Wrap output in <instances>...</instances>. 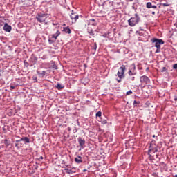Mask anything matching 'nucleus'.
<instances>
[{
    "label": "nucleus",
    "instance_id": "obj_1",
    "mask_svg": "<svg viewBox=\"0 0 177 177\" xmlns=\"http://www.w3.org/2000/svg\"><path fill=\"white\" fill-rule=\"evenodd\" d=\"M36 19L39 23H44L46 26L48 22L46 21V19H48V14L39 12L37 15Z\"/></svg>",
    "mask_w": 177,
    "mask_h": 177
},
{
    "label": "nucleus",
    "instance_id": "obj_2",
    "mask_svg": "<svg viewBox=\"0 0 177 177\" xmlns=\"http://www.w3.org/2000/svg\"><path fill=\"white\" fill-rule=\"evenodd\" d=\"M119 70L120 71H118L117 73L118 78H120L117 79L118 83L121 82V80H122V78H125V70H127V68L125 67V65H122Z\"/></svg>",
    "mask_w": 177,
    "mask_h": 177
},
{
    "label": "nucleus",
    "instance_id": "obj_3",
    "mask_svg": "<svg viewBox=\"0 0 177 177\" xmlns=\"http://www.w3.org/2000/svg\"><path fill=\"white\" fill-rule=\"evenodd\" d=\"M140 21V17L138 14H135V16L128 20V24L130 27H134Z\"/></svg>",
    "mask_w": 177,
    "mask_h": 177
},
{
    "label": "nucleus",
    "instance_id": "obj_4",
    "mask_svg": "<svg viewBox=\"0 0 177 177\" xmlns=\"http://www.w3.org/2000/svg\"><path fill=\"white\" fill-rule=\"evenodd\" d=\"M164 44H165L164 40L161 39H157V38L156 39V53H158L160 52L161 45H164Z\"/></svg>",
    "mask_w": 177,
    "mask_h": 177
},
{
    "label": "nucleus",
    "instance_id": "obj_5",
    "mask_svg": "<svg viewBox=\"0 0 177 177\" xmlns=\"http://www.w3.org/2000/svg\"><path fill=\"white\" fill-rule=\"evenodd\" d=\"M149 160L151 162V165L153 167H156V159H154V156L153 155V153H154V151H152L151 149H149Z\"/></svg>",
    "mask_w": 177,
    "mask_h": 177
},
{
    "label": "nucleus",
    "instance_id": "obj_6",
    "mask_svg": "<svg viewBox=\"0 0 177 177\" xmlns=\"http://www.w3.org/2000/svg\"><path fill=\"white\" fill-rule=\"evenodd\" d=\"M37 62H38V57L32 54L29 59V63L30 64V67H32L34 64H37Z\"/></svg>",
    "mask_w": 177,
    "mask_h": 177
},
{
    "label": "nucleus",
    "instance_id": "obj_7",
    "mask_svg": "<svg viewBox=\"0 0 177 177\" xmlns=\"http://www.w3.org/2000/svg\"><path fill=\"white\" fill-rule=\"evenodd\" d=\"M140 81L141 84H150V79L149 77L146 75H142L140 77Z\"/></svg>",
    "mask_w": 177,
    "mask_h": 177
},
{
    "label": "nucleus",
    "instance_id": "obj_8",
    "mask_svg": "<svg viewBox=\"0 0 177 177\" xmlns=\"http://www.w3.org/2000/svg\"><path fill=\"white\" fill-rule=\"evenodd\" d=\"M70 17L72 20V23H75V21H77V20H78L80 15H78V14H77V12H74V11L72 10V13L70 15Z\"/></svg>",
    "mask_w": 177,
    "mask_h": 177
},
{
    "label": "nucleus",
    "instance_id": "obj_9",
    "mask_svg": "<svg viewBox=\"0 0 177 177\" xmlns=\"http://www.w3.org/2000/svg\"><path fill=\"white\" fill-rule=\"evenodd\" d=\"M3 30H4L6 32H10V31H12V26L8 24V23H5L3 27Z\"/></svg>",
    "mask_w": 177,
    "mask_h": 177
},
{
    "label": "nucleus",
    "instance_id": "obj_10",
    "mask_svg": "<svg viewBox=\"0 0 177 177\" xmlns=\"http://www.w3.org/2000/svg\"><path fill=\"white\" fill-rule=\"evenodd\" d=\"M77 142L79 143V146L82 148L84 149L85 147V140L82 139V138L79 137L77 138Z\"/></svg>",
    "mask_w": 177,
    "mask_h": 177
},
{
    "label": "nucleus",
    "instance_id": "obj_11",
    "mask_svg": "<svg viewBox=\"0 0 177 177\" xmlns=\"http://www.w3.org/2000/svg\"><path fill=\"white\" fill-rule=\"evenodd\" d=\"M16 143H19V142H25V145L27 143H30V138L28 137H23L21 138L19 140H17Z\"/></svg>",
    "mask_w": 177,
    "mask_h": 177
},
{
    "label": "nucleus",
    "instance_id": "obj_12",
    "mask_svg": "<svg viewBox=\"0 0 177 177\" xmlns=\"http://www.w3.org/2000/svg\"><path fill=\"white\" fill-rule=\"evenodd\" d=\"M82 157H81L80 156L75 158V162H76V164H82Z\"/></svg>",
    "mask_w": 177,
    "mask_h": 177
},
{
    "label": "nucleus",
    "instance_id": "obj_13",
    "mask_svg": "<svg viewBox=\"0 0 177 177\" xmlns=\"http://www.w3.org/2000/svg\"><path fill=\"white\" fill-rule=\"evenodd\" d=\"M55 88H57V89H58V91H62V89H64V85L57 82Z\"/></svg>",
    "mask_w": 177,
    "mask_h": 177
},
{
    "label": "nucleus",
    "instance_id": "obj_14",
    "mask_svg": "<svg viewBox=\"0 0 177 177\" xmlns=\"http://www.w3.org/2000/svg\"><path fill=\"white\" fill-rule=\"evenodd\" d=\"M62 31H64V32H66V34H71V30L68 26L64 27Z\"/></svg>",
    "mask_w": 177,
    "mask_h": 177
},
{
    "label": "nucleus",
    "instance_id": "obj_15",
    "mask_svg": "<svg viewBox=\"0 0 177 177\" xmlns=\"http://www.w3.org/2000/svg\"><path fill=\"white\" fill-rule=\"evenodd\" d=\"M87 32L91 37H95V33L93 32V29H92V28H87Z\"/></svg>",
    "mask_w": 177,
    "mask_h": 177
},
{
    "label": "nucleus",
    "instance_id": "obj_16",
    "mask_svg": "<svg viewBox=\"0 0 177 177\" xmlns=\"http://www.w3.org/2000/svg\"><path fill=\"white\" fill-rule=\"evenodd\" d=\"M127 82H129V84H131V82L135 81V76H129L127 77Z\"/></svg>",
    "mask_w": 177,
    "mask_h": 177
},
{
    "label": "nucleus",
    "instance_id": "obj_17",
    "mask_svg": "<svg viewBox=\"0 0 177 177\" xmlns=\"http://www.w3.org/2000/svg\"><path fill=\"white\" fill-rule=\"evenodd\" d=\"M147 8L148 9H151V8H153V9H156V5H153L151 2H148L147 3Z\"/></svg>",
    "mask_w": 177,
    "mask_h": 177
},
{
    "label": "nucleus",
    "instance_id": "obj_18",
    "mask_svg": "<svg viewBox=\"0 0 177 177\" xmlns=\"http://www.w3.org/2000/svg\"><path fill=\"white\" fill-rule=\"evenodd\" d=\"M90 24H91V26H96L97 24H96V22H95V19H89V21L88 23V26Z\"/></svg>",
    "mask_w": 177,
    "mask_h": 177
},
{
    "label": "nucleus",
    "instance_id": "obj_19",
    "mask_svg": "<svg viewBox=\"0 0 177 177\" xmlns=\"http://www.w3.org/2000/svg\"><path fill=\"white\" fill-rule=\"evenodd\" d=\"M3 143L6 145V147H9V146H10V141L8 140V139L3 140Z\"/></svg>",
    "mask_w": 177,
    "mask_h": 177
},
{
    "label": "nucleus",
    "instance_id": "obj_20",
    "mask_svg": "<svg viewBox=\"0 0 177 177\" xmlns=\"http://www.w3.org/2000/svg\"><path fill=\"white\" fill-rule=\"evenodd\" d=\"M136 74V71H131V69H129L128 75L129 76H134Z\"/></svg>",
    "mask_w": 177,
    "mask_h": 177
},
{
    "label": "nucleus",
    "instance_id": "obj_21",
    "mask_svg": "<svg viewBox=\"0 0 177 177\" xmlns=\"http://www.w3.org/2000/svg\"><path fill=\"white\" fill-rule=\"evenodd\" d=\"M131 71H136V66L135 65V63H133L131 65V68H129Z\"/></svg>",
    "mask_w": 177,
    "mask_h": 177
},
{
    "label": "nucleus",
    "instance_id": "obj_22",
    "mask_svg": "<svg viewBox=\"0 0 177 177\" xmlns=\"http://www.w3.org/2000/svg\"><path fill=\"white\" fill-rule=\"evenodd\" d=\"M37 73L38 74V75H42V77H45V75H46V71H43L41 73H40L39 71H37Z\"/></svg>",
    "mask_w": 177,
    "mask_h": 177
},
{
    "label": "nucleus",
    "instance_id": "obj_23",
    "mask_svg": "<svg viewBox=\"0 0 177 177\" xmlns=\"http://www.w3.org/2000/svg\"><path fill=\"white\" fill-rule=\"evenodd\" d=\"M139 104H140V101H136V100L133 101V107H138V105Z\"/></svg>",
    "mask_w": 177,
    "mask_h": 177
},
{
    "label": "nucleus",
    "instance_id": "obj_24",
    "mask_svg": "<svg viewBox=\"0 0 177 177\" xmlns=\"http://www.w3.org/2000/svg\"><path fill=\"white\" fill-rule=\"evenodd\" d=\"M160 71L161 73H167V71H168V68L163 67Z\"/></svg>",
    "mask_w": 177,
    "mask_h": 177
},
{
    "label": "nucleus",
    "instance_id": "obj_25",
    "mask_svg": "<svg viewBox=\"0 0 177 177\" xmlns=\"http://www.w3.org/2000/svg\"><path fill=\"white\" fill-rule=\"evenodd\" d=\"M52 38H54L55 41H56V39H57V35L56 34H53L51 35Z\"/></svg>",
    "mask_w": 177,
    "mask_h": 177
},
{
    "label": "nucleus",
    "instance_id": "obj_26",
    "mask_svg": "<svg viewBox=\"0 0 177 177\" xmlns=\"http://www.w3.org/2000/svg\"><path fill=\"white\" fill-rule=\"evenodd\" d=\"M65 171H66V174H72L73 173V171L70 169H66Z\"/></svg>",
    "mask_w": 177,
    "mask_h": 177
},
{
    "label": "nucleus",
    "instance_id": "obj_27",
    "mask_svg": "<svg viewBox=\"0 0 177 177\" xmlns=\"http://www.w3.org/2000/svg\"><path fill=\"white\" fill-rule=\"evenodd\" d=\"M56 40H53V39H48V42L50 45H52V44L55 43Z\"/></svg>",
    "mask_w": 177,
    "mask_h": 177
},
{
    "label": "nucleus",
    "instance_id": "obj_28",
    "mask_svg": "<svg viewBox=\"0 0 177 177\" xmlns=\"http://www.w3.org/2000/svg\"><path fill=\"white\" fill-rule=\"evenodd\" d=\"M24 64L25 67H28L29 64H28V62L27 61L24 60Z\"/></svg>",
    "mask_w": 177,
    "mask_h": 177
},
{
    "label": "nucleus",
    "instance_id": "obj_29",
    "mask_svg": "<svg viewBox=\"0 0 177 177\" xmlns=\"http://www.w3.org/2000/svg\"><path fill=\"white\" fill-rule=\"evenodd\" d=\"M96 117H102V112L101 111H98L96 113Z\"/></svg>",
    "mask_w": 177,
    "mask_h": 177
},
{
    "label": "nucleus",
    "instance_id": "obj_30",
    "mask_svg": "<svg viewBox=\"0 0 177 177\" xmlns=\"http://www.w3.org/2000/svg\"><path fill=\"white\" fill-rule=\"evenodd\" d=\"M132 93H133L132 91L130 90V91H127V92L126 93V95H127V96H128L129 95H132Z\"/></svg>",
    "mask_w": 177,
    "mask_h": 177
},
{
    "label": "nucleus",
    "instance_id": "obj_31",
    "mask_svg": "<svg viewBox=\"0 0 177 177\" xmlns=\"http://www.w3.org/2000/svg\"><path fill=\"white\" fill-rule=\"evenodd\" d=\"M93 49L94 50H96V49H97V44H96V42L94 43Z\"/></svg>",
    "mask_w": 177,
    "mask_h": 177
},
{
    "label": "nucleus",
    "instance_id": "obj_32",
    "mask_svg": "<svg viewBox=\"0 0 177 177\" xmlns=\"http://www.w3.org/2000/svg\"><path fill=\"white\" fill-rule=\"evenodd\" d=\"M32 80H33L34 82H38V80H37V76H33Z\"/></svg>",
    "mask_w": 177,
    "mask_h": 177
},
{
    "label": "nucleus",
    "instance_id": "obj_33",
    "mask_svg": "<svg viewBox=\"0 0 177 177\" xmlns=\"http://www.w3.org/2000/svg\"><path fill=\"white\" fill-rule=\"evenodd\" d=\"M159 165H160V167H162L163 168H165V167H166L165 163H164V162L160 163Z\"/></svg>",
    "mask_w": 177,
    "mask_h": 177
},
{
    "label": "nucleus",
    "instance_id": "obj_34",
    "mask_svg": "<svg viewBox=\"0 0 177 177\" xmlns=\"http://www.w3.org/2000/svg\"><path fill=\"white\" fill-rule=\"evenodd\" d=\"M162 6H169V4L168 3H161Z\"/></svg>",
    "mask_w": 177,
    "mask_h": 177
},
{
    "label": "nucleus",
    "instance_id": "obj_35",
    "mask_svg": "<svg viewBox=\"0 0 177 177\" xmlns=\"http://www.w3.org/2000/svg\"><path fill=\"white\" fill-rule=\"evenodd\" d=\"M173 69H174V70H177V64H174L173 65Z\"/></svg>",
    "mask_w": 177,
    "mask_h": 177
},
{
    "label": "nucleus",
    "instance_id": "obj_36",
    "mask_svg": "<svg viewBox=\"0 0 177 177\" xmlns=\"http://www.w3.org/2000/svg\"><path fill=\"white\" fill-rule=\"evenodd\" d=\"M102 124H107V120H103L101 121Z\"/></svg>",
    "mask_w": 177,
    "mask_h": 177
},
{
    "label": "nucleus",
    "instance_id": "obj_37",
    "mask_svg": "<svg viewBox=\"0 0 177 177\" xmlns=\"http://www.w3.org/2000/svg\"><path fill=\"white\" fill-rule=\"evenodd\" d=\"M55 35H57V37H59V35H60V31L57 30Z\"/></svg>",
    "mask_w": 177,
    "mask_h": 177
},
{
    "label": "nucleus",
    "instance_id": "obj_38",
    "mask_svg": "<svg viewBox=\"0 0 177 177\" xmlns=\"http://www.w3.org/2000/svg\"><path fill=\"white\" fill-rule=\"evenodd\" d=\"M53 68H55V70H57V65L53 64Z\"/></svg>",
    "mask_w": 177,
    "mask_h": 177
},
{
    "label": "nucleus",
    "instance_id": "obj_39",
    "mask_svg": "<svg viewBox=\"0 0 177 177\" xmlns=\"http://www.w3.org/2000/svg\"><path fill=\"white\" fill-rule=\"evenodd\" d=\"M10 91H13V89H15L16 87L15 86L10 85Z\"/></svg>",
    "mask_w": 177,
    "mask_h": 177
},
{
    "label": "nucleus",
    "instance_id": "obj_40",
    "mask_svg": "<svg viewBox=\"0 0 177 177\" xmlns=\"http://www.w3.org/2000/svg\"><path fill=\"white\" fill-rule=\"evenodd\" d=\"M73 132V133H77V132H78V130H77V128L75 127Z\"/></svg>",
    "mask_w": 177,
    "mask_h": 177
},
{
    "label": "nucleus",
    "instance_id": "obj_41",
    "mask_svg": "<svg viewBox=\"0 0 177 177\" xmlns=\"http://www.w3.org/2000/svg\"><path fill=\"white\" fill-rule=\"evenodd\" d=\"M15 147H17V149H20V147L19 146V143H15Z\"/></svg>",
    "mask_w": 177,
    "mask_h": 177
},
{
    "label": "nucleus",
    "instance_id": "obj_42",
    "mask_svg": "<svg viewBox=\"0 0 177 177\" xmlns=\"http://www.w3.org/2000/svg\"><path fill=\"white\" fill-rule=\"evenodd\" d=\"M151 42H152L153 44H154V43L156 42V38H155V37H153V38L151 39Z\"/></svg>",
    "mask_w": 177,
    "mask_h": 177
},
{
    "label": "nucleus",
    "instance_id": "obj_43",
    "mask_svg": "<svg viewBox=\"0 0 177 177\" xmlns=\"http://www.w3.org/2000/svg\"><path fill=\"white\" fill-rule=\"evenodd\" d=\"M41 160H44V156H40L39 158V160L41 161Z\"/></svg>",
    "mask_w": 177,
    "mask_h": 177
},
{
    "label": "nucleus",
    "instance_id": "obj_44",
    "mask_svg": "<svg viewBox=\"0 0 177 177\" xmlns=\"http://www.w3.org/2000/svg\"><path fill=\"white\" fill-rule=\"evenodd\" d=\"M158 160H160V158H158V156L156 155V161H158Z\"/></svg>",
    "mask_w": 177,
    "mask_h": 177
},
{
    "label": "nucleus",
    "instance_id": "obj_45",
    "mask_svg": "<svg viewBox=\"0 0 177 177\" xmlns=\"http://www.w3.org/2000/svg\"><path fill=\"white\" fill-rule=\"evenodd\" d=\"M2 23L3 24V21H0V26H3Z\"/></svg>",
    "mask_w": 177,
    "mask_h": 177
},
{
    "label": "nucleus",
    "instance_id": "obj_46",
    "mask_svg": "<svg viewBox=\"0 0 177 177\" xmlns=\"http://www.w3.org/2000/svg\"><path fill=\"white\" fill-rule=\"evenodd\" d=\"M174 100H175V102H177V97H174Z\"/></svg>",
    "mask_w": 177,
    "mask_h": 177
},
{
    "label": "nucleus",
    "instance_id": "obj_47",
    "mask_svg": "<svg viewBox=\"0 0 177 177\" xmlns=\"http://www.w3.org/2000/svg\"><path fill=\"white\" fill-rule=\"evenodd\" d=\"M151 13H152V15H156V12H154V11L152 12Z\"/></svg>",
    "mask_w": 177,
    "mask_h": 177
},
{
    "label": "nucleus",
    "instance_id": "obj_48",
    "mask_svg": "<svg viewBox=\"0 0 177 177\" xmlns=\"http://www.w3.org/2000/svg\"><path fill=\"white\" fill-rule=\"evenodd\" d=\"M83 172H86V169H84L83 170Z\"/></svg>",
    "mask_w": 177,
    "mask_h": 177
},
{
    "label": "nucleus",
    "instance_id": "obj_49",
    "mask_svg": "<svg viewBox=\"0 0 177 177\" xmlns=\"http://www.w3.org/2000/svg\"><path fill=\"white\" fill-rule=\"evenodd\" d=\"M153 138H156V136H155V135H153Z\"/></svg>",
    "mask_w": 177,
    "mask_h": 177
},
{
    "label": "nucleus",
    "instance_id": "obj_50",
    "mask_svg": "<svg viewBox=\"0 0 177 177\" xmlns=\"http://www.w3.org/2000/svg\"><path fill=\"white\" fill-rule=\"evenodd\" d=\"M174 176H175V177H177V174H176Z\"/></svg>",
    "mask_w": 177,
    "mask_h": 177
},
{
    "label": "nucleus",
    "instance_id": "obj_51",
    "mask_svg": "<svg viewBox=\"0 0 177 177\" xmlns=\"http://www.w3.org/2000/svg\"><path fill=\"white\" fill-rule=\"evenodd\" d=\"M68 131H71L70 128H68Z\"/></svg>",
    "mask_w": 177,
    "mask_h": 177
},
{
    "label": "nucleus",
    "instance_id": "obj_52",
    "mask_svg": "<svg viewBox=\"0 0 177 177\" xmlns=\"http://www.w3.org/2000/svg\"><path fill=\"white\" fill-rule=\"evenodd\" d=\"M141 31H143V29H141Z\"/></svg>",
    "mask_w": 177,
    "mask_h": 177
},
{
    "label": "nucleus",
    "instance_id": "obj_53",
    "mask_svg": "<svg viewBox=\"0 0 177 177\" xmlns=\"http://www.w3.org/2000/svg\"><path fill=\"white\" fill-rule=\"evenodd\" d=\"M28 1H31V0H28Z\"/></svg>",
    "mask_w": 177,
    "mask_h": 177
}]
</instances>
